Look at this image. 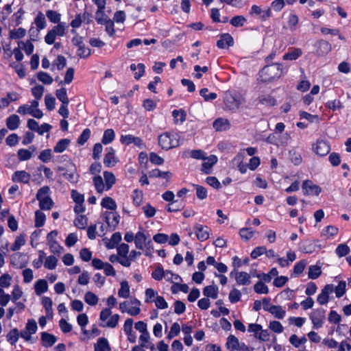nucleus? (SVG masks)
I'll return each mask as SVG.
<instances>
[{
  "label": "nucleus",
  "instance_id": "56",
  "mask_svg": "<svg viewBox=\"0 0 351 351\" xmlns=\"http://www.w3.org/2000/svg\"><path fill=\"white\" fill-rule=\"evenodd\" d=\"M88 219L85 215H80L75 221L74 224L76 227L80 229H84L87 225Z\"/></svg>",
  "mask_w": 351,
  "mask_h": 351
},
{
  "label": "nucleus",
  "instance_id": "42",
  "mask_svg": "<svg viewBox=\"0 0 351 351\" xmlns=\"http://www.w3.org/2000/svg\"><path fill=\"white\" fill-rule=\"evenodd\" d=\"M93 182L95 187L96 189V191L101 193L104 192V191L106 190V185L104 183V180L100 176H96L93 178Z\"/></svg>",
  "mask_w": 351,
  "mask_h": 351
},
{
  "label": "nucleus",
  "instance_id": "17",
  "mask_svg": "<svg viewBox=\"0 0 351 351\" xmlns=\"http://www.w3.org/2000/svg\"><path fill=\"white\" fill-rule=\"evenodd\" d=\"M115 151L114 149L110 147L107 148V153L106 154L104 158V164L107 167H112L115 165L117 162V160L114 156Z\"/></svg>",
  "mask_w": 351,
  "mask_h": 351
},
{
  "label": "nucleus",
  "instance_id": "48",
  "mask_svg": "<svg viewBox=\"0 0 351 351\" xmlns=\"http://www.w3.org/2000/svg\"><path fill=\"white\" fill-rule=\"evenodd\" d=\"M259 101L261 104L267 106H274L276 104V99L269 95H262L259 97Z\"/></svg>",
  "mask_w": 351,
  "mask_h": 351
},
{
  "label": "nucleus",
  "instance_id": "5",
  "mask_svg": "<svg viewBox=\"0 0 351 351\" xmlns=\"http://www.w3.org/2000/svg\"><path fill=\"white\" fill-rule=\"evenodd\" d=\"M313 149L318 156H324L329 153L330 147L327 141L318 139L317 142L313 145Z\"/></svg>",
  "mask_w": 351,
  "mask_h": 351
},
{
  "label": "nucleus",
  "instance_id": "62",
  "mask_svg": "<svg viewBox=\"0 0 351 351\" xmlns=\"http://www.w3.org/2000/svg\"><path fill=\"white\" fill-rule=\"evenodd\" d=\"M346 284L345 281H340L335 288V294L337 298H341L346 292Z\"/></svg>",
  "mask_w": 351,
  "mask_h": 351
},
{
  "label": "nucleus",
  "instance_id": "30",
  "mask_svg": "<svg viewBox=\"0 0 351 351\" xmlns=\"http://www.w3.org/2000/svg\"><path fill=\"white\" fill-rule=\"evenodd\" d=\"M104 178L105 180L106 191H108L112 188L113 184L115 183V176L111 172L104 171Z\"/></svg>",
  "mask_w": 351,
  "mask_h": 351
},
{
  "label": "nucleus",
  "instance_id": "25",
  "mask_svg": "<svg viewBox=\"0 0 351 351\" xmlns=\"http://www.w3.org/2000/svg\"><path fill=\"white\" fill-rule=\"evenodd\" d=\"M20 124L19 117L16 114H12L6 119V125L10 130H16Z\"/></svg>",
  "mask_w": 351,
  "mask_h": 351
},
{
  "label": "nucleus",
  "instance_id": "36",
  "mask_svg": "<svg viewBox=\"0 0 351 351\" xmlns=\"http://www.w3.org/2000/svg\"><path fill=\"white\" fill-rule=\"evenodd\" d=\"M302 53V51L300 49L296 48L293 49L291 51H289V52L286 53L283 56L284 60H294L298 59Z\"/></svg>",
  "mask_w": 351,
  "mask_h": 351
},
{
  "label": "nucleus",
  "instance_id": "43",
  "mask_svg": "<svg viewBox=\"0 0 351 351\" xmlns=\"http://www.w3.org/2000/svg\"><path fill=\"white\" fill-rule=\"evenodd\" d=\"M56 95L57 98L64 104H69V100L67 96L66 89L61 88L56 90Z\"/></svg>",
  "mask_w": 351,
  "mask_h": 351
},
{
  "label": "nucleus",
  "instance_id": "3",
  "mask_svg": "<svg viewBox=\"0 0 351 351\" xmlns=\"http://www.w3.org/2000/svg\"><path fill=\"white\" fill-rule=\"evenodd\" d=\"M50 189L45 186L40 188L36 194V199L39 201V206L41 210H50L53 205V202L49 195Z\"/></svg>",
  "mask_w": 351,
  "mask_h": 351
},
{
  "label": "nucleus",
  "instance_id": "18",
  "mask_svg": "<svg viewBox=\"0 0 351 351\" xmlns=\"http://www.w3.org/2000/svg\"><path fill=\"white\" fill-rule=\"evenodd\" d=\"M180 237L177 233H172L170 237L163 233H158L153 236L154 241H180Z\"/></svg>",
  "mask_w": 351,
  "mask_h": 351
},
{
  "label": "nucleus",
  "instance_id": "58",
  "mask_svg": "<svg viewBox=\"0 0 351 351\" xmlns=\"http://www.w3.org/2000/svg\"><path fill=\"white\" fill-rule=\"evenodd\" d=\"M46 16L51 22L54 23H58L60 20V14L54 10H47Z\"/></svg>",
  "mask_w": 351,
  "mask_h": 351
},
{
  "label": "nucleus",
  "instance_id": "32",
  "mask_svg": "<svg viewBox=\"0 0 351 351\" xmlns=\"http://www.w3.org/2000/svg\"><path fill=\"white\" fill-rule=\"evenodd\" d=\"M151 240V234L149 231L140 228V230L134 236V241H146Z\"/></svg>",
  "mask_w": 351,
  "mask_h": 351
},
{
  "label": "nucleus",
  "instance_id": "33",
  "mask_svg": "<svg viewBox=\"0 0 351 351\" xmlns=\"http://www.w3.org/2000/svg\"><path fill=\"white\" fill-rule=\"evenodd\" d=\"M115 138V133L112 129H107L104 131L101 143L104 145H108L112 143Z\"/></svg>",
  "mask_w": 351,
  "mask_h": 351
},
{
  "label": "nucleus",
  "instance_id": "59",
  "mask_svg": "<svg viewBox=\"0 0 351 351\" xmlns=\"http://www.w3.org/2000/svg\"><path fill=\"white\" fill-rule=\"evenodd\" d=\"M90 130L88 128H86L83 130L82 133L80 134L79 138H77V143L82 145H84L90 138Z\"/></svg>",
  "mask_w": 351,
  "mask_h": 351
},
{
  "label": "nucleus",
  "instance_id": "26",
  "mask_svg": "<svg viewBox=\"0 0 351 351\" xmlns=\"http://www.w3.org/2000/svg\"><path fill=\"white\" fill-rule=\"evenodd\" d=\"M240 343L237 337L233 335H230L227 338L226 347L230 351H237Z\"/></svg>",
  "mask_w": 351,
  "mask_h": 351
},
{
  "label": "nucleus",
  "instance_id": "4",
  "mask_svg": "<svg viewBox=\"0 0 351 351\" xmlns=\"http://www.w3.org/2000/svg\"><path fill=\"white\" fill-rule=\"evenodd\" d=\"M244 102V99L237 97L231 93H226L224 97V103L230 110H237Z\"/></svg>",
  "mask_w": 351,
  "mask_h": 351
},
{
  "label": "nucleus",
  "instance_id": "7",
  "mask_svg": "<svg viewBox=\"0 0 351 351\" xmlns=\"http://www.w3.org/2000/svg\"><path fill=\"white\" fill-rule=\"evenodd\" d=\"M302 191L304 195H318L322 191L319 186L313 184L311 180H305L302 183Z\"/></svg>",
  "mask_w": 351,
  "mask_h": 351
},
{
  "label": "nucleus",
  "instance_id": "1",
  "mask_svg": "<svg viewBox=\"0 0 351 351\" xmlns=\"http://www.w3.org/2000/svg\"><path fill=\"white\" fill-rule=\"evenodd\" d=\"M283 68L280 64H271L264 66L259 72V79L262 82L269 83L280 77Z\"/></svg>",
  "mask_w": 351,
  "mask_h": 351
},
{
  "label": "nucleus",
  "instance_id": "53",
  "mask_svg": "<svg viewBox=\"0 0 351 351\" xmlns=\"http://www.w3.org/2000/svg\"><path fill=\"white\" fill-rule=\"evenodd\" d=\"M254 291L257 293L267 294L269 292V289L262 281L257 282L254 286Z\"/></svg>",
  "mask_w": 351,
  "mask_h": 351
},
{
  "label": "nucleus",
  "instance_id": "55",
  "mask_svg": "<svg viewBox=\"0 0 351 351\" xmlns=\"http://www.w3.org/2000/svg\"><path fill=\"white\" fill-rule=\"evenodd\" d=\"M18 157L20 161L27 160L32 158V152L30 150L25 149H20L18 152Z\"/></svg>",
  "mask_w": 351,
  "mask_h": 351
},
{
  "label": "nucleus",
  "instance_id": "37",
  "mask_svg": "<svg viewBox=\"0 0 351 351\" xmlns=\"http://www.w3.org/2000/svg\"><path fill=\"white\" fill-rule=\"evenodd\" d=\"M322 274L321 267L317 265L308 267V276L310 279H317Z\"/></svg>",
  "mask_w": 351,
  "mask_h": 351
},
{
  "label": "nucleus",
  "instance_id": "11",
  "mask_svg": "<svg viewBox=\"0 0 351 351\" xmlns=\"http://www.w3.org/2000/svg\"><path fill=\"white\" fill-rule=\"evenodd\" d=\"M120 141L121 142V143L125 145L134 143L136 146H137L139 148H143L144 147L143 141L141 138L134 136L131 134L122 135L120 138Z\"/></svg>",
  "mask_w": 351,
  "mask_h": 351
},
{
  "label": "nucleus",
  "instance_id": "15",
  "mask_svg": "<svg viewBox=\"0 0 351 351\" xmlns=\"http://www.w3.org/2000/svg\"><path fill=\"white\" fill-rule=\"evenodd\" d=\"M234 45V40L230 34H221L219 40L217 42V46L219 49H224Z\"/></svg>",
  "mask_w": 351,
  "mask_h": 351
},
{
  "label": "nucleus",
  "instance_id": "41",
  "mask_svg": "<svg viewBox=\"0 0 351 351\" xmlns=\"http://www.w3.org/2000/svg\"><path fill=\"white\" fill-rule=\"evenodd\" d=\"M118 295L121 298H128L130 296V287L127 281L123 280L121 282V289L119 290Z\"/></svg>",
  "mask_w": 351,
  "mask_h": 351
},
{
  "label": "nucleus",
  "instance_id": "12",
  "mask_svg": "<svg viewBox=\"0 0 351 351\" xmlns=\"http://www.w3.org/2000/svg\"><path fill=\"white\" fill-rule=\"evenodd\" d=\"M34 23L36 25V29H35L34 27H32L30 28V32H32L33 33H36V36H38L39 34V32L41 29H43L44 28H45V27H46V20H45V15L40 12H38V14H37V16L34 20Z\"/></svg>",
  "mask_w": 351,
  "mask_h": 351
},
{
  "label": "nucleus",
  "instance_id": "6",
  "mask_svg": "<svg viewBox=\"0 0 351 351\" xmlns=\"http://www.w3.org/2000/svg\"><path fill=\"white\" fill-rule=\"evenodd\" d=\"M310 318L314 328H321L325 319V310L322 308L315 310L310 315Z\"/></svg>",
  "mask_w": 351,
  "mask_h": 351
},
{
  "label": "nucleus",
  "instance_id": "57",
  "mask_svg": "<svg viewBox=\"0 0 351 351\" xmlns=\"http://www.w3.org/2000/svg\"><path fill=\"white\" fill-rule=\"evenodd\" d=\"M19 330L17 328H14L10 331V332L7 335L8 341L12 344L14 345L19 339Z\"/></svg>",
  "mask_w": 351,
  "mask_h": 351
},
{
  "label": "nucleus",
  "instance_id": "35",
  "mask_svg": "<svg viewBox=\"0 0 351 351\" xmlns=\"http://www.w3.org/2000/svg\"><path fill=\"white\" fill-rule=\"evenodd\" d=\"M101 205L103 208H107V209H109L111 210H116V208L117 207L115 201L112 197H106L103 198Z\"/></svg>",
  "mask_w": 351,
  "mask_h": 351
},
{
  "label": "nucleus",
  "instance_id": "21",
  "mask_svg": "<svg viewBox=\"0 0 351 351\" xmlns=\"http://www.w3.org/2000/svg\"><path fill=\"white\" fill-rule=\"evenodd\" d=\"M317 47V53L319 56H324L329 53L331 50V45L326 40H319L316 43Z\"/></svg>",
  "mask_w": 351,
  "mask_h": 351
},
{
  "label": "nucleus",
  "instance_id": "22",
  "mask_svg": "<svg viewBox=\"0 0 351 351\" xmlns=\"http://www.w3.org/2000/svg\"><path fill=\"white\" fill-rule=\"evenodd\" d=\"M217 131H226L230 128V122L226 119L218 118L213 123Z\"/></svg>",
  "mask_w": 351,
  "mask_h": 351
},
{
  "label": "nucleus",
  "instance_id": "40",
  "mask_svg": "<svg viewBox=\"0 0 351 351\" xmlns=\"http://www.w3.org/2000/svg\"><path fill=\"white\" fill-rule=\"evenodd\" d=\"M149 176L150 178H163L169 179L171 173L169 171H161L158 169H155L149 171Z\"/></svg>",
  "mask_w": 351,
  "mask_h": 351
},
{
  "label": "nucleus",
  "instance_id": "2",
  "mask_svg": "<svg viewBox=\"0 0 351 351\" xmlns=\"http://www.w3.org/2000/svg\"><path fill=\"white\" fill-rule=\"evenodd\" d=\"M158 144L166 150L177 147L180 144V136L176 132H166L158 136Z\"/></svg>",
  "mask_w": 351,
  "mask_h": 351
},
{
  "label": "nucleus",
  "instance_id": "20",
  "mask_svg": "<svg viewBox=\"0 0 351 351\" xmlns=\"http://www.w3.org/2000/svg\"><path fill=\"white\" fill-rule=\"evenodd\" d=\"M30 178V174L26 171H16L14 173L12 180L13 182H21L27 184L29 182Z\"/></svg>",
  "mask_w": 351,
  "mask_h": 351
},
{
  "label": "nucleus",
  "instance_id": "46",
  "mask_svg": "<svg viewBox=\"0 0 351 351\" xmlns=\"http://www.w3.org/2000/svg\"><path fill=\"white\" fill-rule=\"evenodd\" d=\"M85 302L90 306H95L98 302L97 296L91 291H88L84 295Z\"/></svg>",
  "mask_w": 351,
  "mask_h": 351
},
{
  "label": "nucleus",
  "instance_id": "51",
  "mask_svg": "<svg viewBox=\"0 0 351 351\" xmlns=\"http://www.w3.org/2000/svg\"><path fill=\"white\" fill-rule=\"evenodd\" d=\"M241 297V293L237 289L234 288L229 293V300L231 303H236L239 302Z\"/></svg>",
  "mask_w": 351,
  "mask_h": 351
},
{
  "label": "nucleus",
  "instance_id": "19",
  "mask_svg": "<svg viewBox=\"0 0 351 351\" xmlns=\"http://www.w3.org/2000/svg\"><path fill=\"white\" fill-rule=\"evenodd\" d=\"M106 222L108 226L114 228L119 223L120 215L116 212L106 213Z\"/></svg>",
  "mask_w": 351,
  "mask_h": 351
},
{
  "label": "nucleus",
  "instance_id": "14",
  "mask_svg": "<svg viewBox=\"0 0 351 351\" xmlns=\"http://www.w3.org/2000/svg\"><path fill=\"white\" fill-rule=\"evenodd\" d=\"M133 322L132 318H128L123 326V330L128 335V339L130 343H135L136 340V336L133 333L132 330Z\"/></svg>",
  "mask_w": 351,
  "mask_h": 351
},
{
  "label": "nucleus",
  "instance_id": "9",
  "mask_svg": "<svg viewBox=\"0 0 351 351\" xmlns=\"http://www.w3.org/2000/svg\"><path fill=\"white\" fill-rule=\"evenodd\" d=\"M334 290L332 285H326L322 289V292L318 295L317 301L319 304H325L329 301V295Z\"/></svg>",
  "mask_w": 351,
  "mask_h": 351
},
{
  "label": "nucleus",
  "instance_id": "31",
  "mask_svg": "<svg viewBox=\"0 0 351 351\" xmlns=\"http://www.w3.org/2000/svg\"><path fill=\"white\" fill-rule=\"evenodd\" d=\"M42 304L45 308L47 317L49 318H52L53 316V310H52V300L50 298L44 297L42 299Z\"/></svg>",
  "mask_w": 351,
  "mask_h": 351
},
{
  "label": "nucleus",
  "instance_id": "23",
  "mask_svg": "<svg viewBox=\"0 0 351 351\" xmlns=\"http://www.w3.org/2000/svg\"><path fill=\"white\" fill-rule=\"evenodd\" d=\"M41 340L43 346L51 347L56 342L57 338L53 335L47 332H43L41 333Z\"/></svg>",
  "mask_w": 351,
  "mask_h": 351
},
{
  "label": "nucleus",
  "instance_id": "44",
  "mask_svg": "<svg viewBox=\"0 0 351 351\" xmlns=\"http://www.w3.org/2000/svg\"><path fill=\"white\" fill-rule=\"evenodd\" d=\"M46 220L45 215L40 210L35 212V226L36 227H41L45 224Z\"/></svg>",
  "mask_w": 351,
  "mask_h": 351
},
{
  "label": "nucleus",
  "instance_id": "50",
  "mask_svg": "<svg viewBox=\"0 0 351 351\" xmlns=\"http://www.w3.org/2000/svg\"><path fill=\"white\" fill-rule=\"evenodd\" d=\"M208 90L206 88H202L199 91L200 95L206 101H212L217 98V95L215 93H208Z\"/></svg>",
  "mask_w": 351,
  "mask_h": 351
},
{
  "label": "nucleus",
  "instance_id": "13",
  "mask_svg": "<svg viewBox=\"0 0 351 351\" xmlns=\"http://www.w3.org/2000/svg\"><path fill=\"white\" fill-rule=\"evenodd\" d=\"M194 234L197 239L202 241H206L209 238V228L202 225H197L194 228Z\"/></svg>",
  "mask_w": 351,
  "mask_h": 351
},
{
  "label": "nucleus",
  "instance_id": "47",
  "mask_svg": "<svg viewBox=\"0 0 351 351\" xmlns=\"http://www.w3.org/2000/svg\"><path fill=\"white\" fill-rule=\"evenodd\" d=\"M247 21L246 19L241 15L234 16L230 21V24L234 27H242Z\"/></svg>",
  "mask_w": 351,
  "mask_h": 351
},
{
  "label": "nucleus",
  "instance_id": "28",
  "mask_svg": "<svg viewBox=\"0 0 351 351\" xmlns=\"http://www.w3.org/2000/svg\"><path fill=\"white\" fill-rule=\"evenodd\" d=\"M218 287L214 285H208L204 288L203 293L206 298L216 299L218 295Z\"/></svg>",
  "mask_w": 351,
  "mask_h": 351
},
{
  "label": "nucleus",
  "instance_id": "27",
  "mask_svg": "<svg viewBox=\"0 0 351 351\" xmlns=\"http://www.w3.org/2000/svg\"><path fill=\"white\" fill-rule=\"evenodd\" d=\"M235 280L239 285H248L250 284V276L245 271L237 273Z\"/></svg>",
  "mask_w": 351,
  "mask_h": 351
},
{
  "label": "nucleus",
  "instance_id": "54",
  "mask_svg": "<svg viewBox=\"0 0 351 351\" xmlns=\"http://www.w3.org/2000/svg\"><path fill=\"white\" fill-rule=\"evenodd\" d=\"M45 104L48 110L51 111L55 108L56 99L50 94H47L45 97Z\"/></svg>",
  "mask_w": 351,
  "mask_h": 351
},
{
  "label": "nucleus",
  "instance_id": "8",
  "mask_svg": "<svg viewBox=\"0 0 351 351\" xmlns=\"http://www.w3.org/2000/svg\"><path fill=\"white\" fill-rule=\"evenodd\" d=\"M250 14L251 16H259L262 21H265L271 16V11L270 8L263 10L260 6L253 5L250 11Z\"/></svg>",
  "mask_w": 351,
  "mask_h": 351
},
{
  "label": "nucleus",
  "instance_id": "61",
  "mask_svg": "<svg viewBox=\"0 0 351 351\" xmlns=\"http://www.w3.org/2000/svg\"><path fill=\"white\" fill-rule=\"evenodd\" d=\"M57 258L53 256H48L45 262V267L49 269H53L56 267L57 265Z\"/></svg>",
  "mask_w": 351,
  "mask_h": 351
},
{
  "label": "nucleus",
  "instance_id": "38",
  "mask_svg": "<svg viewBox=\"0 0 351 351\" xmlns=\"http://www.w3.org/2000/svg\"><path fill=\"white\" fill-rule=\"evenodd\" d=\"M172 116L176 123H182L186 120V112L183 110H174Z\"/></svg>",
  "mask_w": 351,
  "mask_h": 351
},
{
  "label": "nucleus",
  "instance_id": "39",
  "mask_svg": "<svg viewBox=\"0 0 351 351\" xmlns=\"http://www.w3.org/2000/svg\"><path fill=\"white\" fill-rule=\"evenodd\" d=\"M70 143V140L67 138H63L60 140L53 148V151L56 153L63 152Z\"/></svg>",
  "mask_w": 351,
  "mask_h": 351
},
{
  "label": "nucleus",
  "instance_id": "16",
  "mask_svg": "<svg viewBox=\"0 0 351 351\" xmlns=\"http://www.w3.org/2000/svg\"><path fill=\"white\" fill-rule=\"evenodd\" d=\"M60 171H64L63 176L70 182L76 183L78 180L79 175L77 174L75 166L71 165V168L69 169H64V168H60Z\"/></svg>",
  "mask_w": 351,
  "mask_h": 351
},
{
  "label": "nucleus",
  "instance_id": "24",
  "mask_svg": "<svg viewBox=\"0 0 351 351\" xmlns=\"http://www.w3.org/2000/svg\"><path fill=\"white\" fill-rule=\"evenodd\" d=\"M111 348L108 340L104 337L98 339L97 343L94 346V351H110Z\"/></svg>",
  "mask_w": 351,
  "mask_h": 351
},
{
  "label": "nucleus",
  "instance_id": "63",
  "mask_svg": "<svg viewBox=\"0 0 351 351\" xmlns=\"http://www.w3.org/2000/svg\"><path fill=\"white\" fill-rule=\"evenodd\" d=\"M44 92V87L41 85H38L32 88V93L34 97L39 100L42 98Z\"/></svg>",
  "mask_w": 351,
  "mask_h": 351
},
{
  "label": "nucleus",
  "instance_id": "64",
  "mask_svg": "<svg viewBox=\"0 0 351 351\" xmlns=\"http://www.w3.org/2000/svg\"><path fill=\"white\" fill-rule=\"evenodd\" d=\"M306 265V261L305 260H302L298 263H296L293 267V274L296 275L301 274L305 267Z\"/></svg>",
  "mask_w": 351,
  "mask_h": 351
},
{
  "label": "nucleus",
  "instance_id": "52",
  "mask_svg": "<svg viewBox=\"0 0 351 351\" xmlns=\"http://www.w3.org/2000/svg\"><path fill=\"white\" fill-rule=\"evenodd\" d=\"M189 156L197 160L205 159L206 152L202 149H193L189 152Z\"/></svg>",
  "mask_w": 351,
  "mask_h": 351
},
{
  "label": "nucleus",
  "instance_id": "45",
  "mask_svg": "<svg viewBox=\"0 0 351 351\" xmlns=\"http://www.w3.org/2000/svg\"><path fill=\"white\" fill-rule=\"evenodd\" d=\"M26 30L24 28L19 27L16 29H12L10 31V38L11 39L21 38L25 36Z\"/></svg>",
  "mask_w": 351,
  "mask_h": 351
},
{
  "label": "nucleus",
  "instance_id": "29",
  "mask_svg": "<svg viewBox=\"0 0 351 351\" xmlns=\"http://www.w3.org/2000/svg\"><path fill=\"white\" fill-rule=\"evenodd\" d=\"M35 292L36 295H40L42 293L46 292L48 289V284L47 280L40 279L38 280L34 285Z\"/></svg>",
  "mask_w": 351,
  "mask_h": 351
},
{
  "label": "nucleus",
  "instance_id": "49",
  "mask_svg": "<svg viewBox=\"0 0 351 351\" xmlns=\"http://www.w3.org/2000/svg\"><path fill=\"white\" fill-rule=\"evenodd\" d=\"M37 77L39 81L42 82L45 84H51L53 82V78L47 73L38 72L37 73Z\"/></svg>",
  "mask_w": 351,
  "mask_h": 351
},
{
  "label": "nucleus",
  "instance_id": "34",
  "mask_svg": "<svg viewBox=\"0 0 351 351\" xmlns=\"http://www.w3.org/2000/svg\"><path fill=\"white\" fill-rule=\"evenodd\" d=\"M269 312L278 319H282L285 315V311L280 306L271 305L269 307Z\"/></svg>",
  "mask_w": 351,
  "mask_h": 351
},
{
  "label": "nucleus",
  "instance_id": "10",
  "mask_svg": "<svg viewBox=\"0 0 351 351\" xmlns=\"http://www.w3.org/2000/svg\"><path fill=\"white\" fill-rule=\"evenodd\" d=\"M204 162L202 165V171L206 174H210L211 173L212 167L217 162V158L215 155H210L206 156L205 159H203Z\"/></svg>",
  "mask_w": 351,
  "mask_h": 351
},
{
  "label": "nucleus",
  "instance_id": "60",
  "mask_svg": "<svg viewBox=\"0 0 351 351\" xmlns=\"http://www.w3.org/2000/svg\"><path fill=\"white\" fill-rule=\"evenodd\" d=\"M180 331V327L178 323L175 322L171 326L170 331L167 335V338L169 339H173L174 337L177 336Z\"/></svg>",
  "mask_w": 351,
  "mask_h": 351
}]
</instances>
